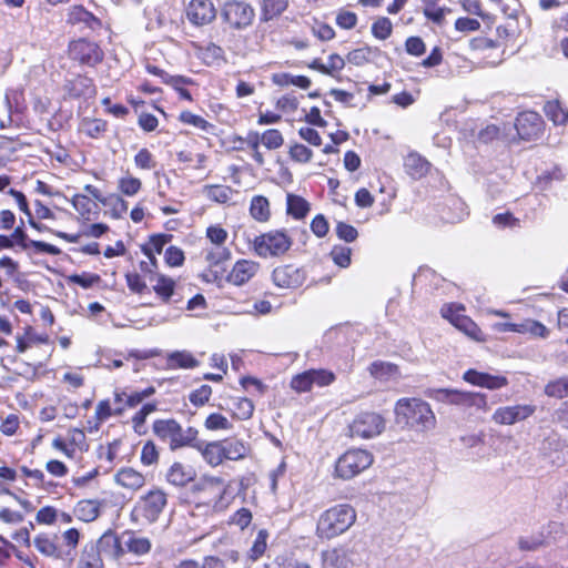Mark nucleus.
Returning <instances> with one entry per match:
<instances>
[{"mask_svg":"<svg viewBox=\"0 0 568 568\" xmlns=\"http://www.w3.org/2000/svg\"><path fill=\"white\" fill-rule=\"evenodd\" d=\"M128 290L135 295L142 296L151 292L163 304L182 302L178 293L176 281L160 272L159 260L146 258L138 263V270L128 271L124 274Z\"/></svg>","mask_w":568,"mask_h":568,"instance_id":"f257e3e1","label":"nucleus"},{"mask_svg":"<svg viewBox=\"0 0 568 568\" xmlns=\"http://www.w3.org/2000/svg\"><path fill=\"white\" fill-rule=\"evenodd\" d=\"M191 495L195 508L210 514L224 513L235 500L231 483L220 476H203L191 486Z\"/></svg>","mask_w":568,"mask_h":568,"instance_id":"f03ea898","label":"nucleus"},{"mask_svg":"<svg viewBox=\"0 0 568 568\" xmlns=\"http://www.w3.org/2000/svg\"><path fill=\"white\" fill-rule=\"evenodd\" d=\"M394 414L397 424L417 433H426L436 427V416L430 405L418 397L397 399Z\"/></svg>","mask_w":568,"mask_h":568,"instance_id":"7ed1b4c3","label":"nucleus"},{"mask_svg":"<svg viewBox=\"0 0 568 568\" xmlns=\"http://www.w3.org/2000/svg\"><path fill=\"white\" fill-rule=\"evenodd\" d=\"M357 513L349 504H336L318 517L315 535L320 540H332L346 532L356 521Z\"/></svg>","mask_w":568,"mask_h":568,"instance_id":"20e7f679","label":"nucleus"},{"mask_svg":"<svg viewBox=\"0 0 568 568\" xmlns=\"http://www.w3.org/2000/svg\"><path fill=\"white\" fill-rule=\"evenodd\" d=\"M152 433L161 442L169 446L171 452L191 448L200 436L197 428L183 425L173 417L156 418L152 423Z\"/></svg>","mask_w":568,"mask_h":568,"instance_id":"39448f33","label":"nucleus"},{"mask_svg":"<svg viewBox=\"0 0 568 568\" xmlns=\"http://www.w3.org/2000/svg\"><path fill=\"white\" fill-rule=\"evenodd\" d=\"M293 244L294 240L286 229H271L255 235L250 248L263 260L282 258L290 253Z\"/></svg>","mask_w":568,"mask_h":568,"instance_id":"423d86ee","label":"nucleus"},{"mask_svg":"<svg viewBox=\"0 0 568 568\" xmlns=\"http://www.w3.org/2000/svg\"><path fill=\"white\" fill-rule=\"evenodd\" d=\"M169 503L168 493L161 487H152L142 494L130 511V520L136 525H151L162 516Z\"/></svg>","mask_w":568,"mask_h":568,"instance_id":"0eeeda50","label":"nucleus"},{"mask_svg":"<svg viewBox=\"0 0 568 568\" xmlns=\"http://www.w3.org/2000/svg\"><path fill=\"white\" fill-rule=\"evenodd\" d=\"M434 398L440 403L454 405L464 409L476 408L488 412L490 409L487 395L479 392H468L453 388H438Z\"/></svg>","mask_w":568,"mask_h":568,"instance_id":"6e6552de","label":"nucleus"},{"mask_svg":"<svg viewBox=\"0 0 568 568\" xmlns=\"http://www.w3.org/2000/svg\"><path fill=\"white\" fill-rule=\"evenodd\" d=\"M373 462L374 457L368 450L348 449L335 462V475L342 479H352L367 469Z\"/></svg>","mask_w":568,"mask_h":568,"instance_id":"1a4fd4ad","label":"nucleus"},{"mask_svg":"<svg viewBox=\"0 0 568 568\" xmlns=\"http://www.w3.org/2000/svg\"><path fill=\"white\" fill-rule=\"evenodd\" d=\"M68 57L80 65L94 68L103 61L104 51L95 41L78 38L69 42Z\"/></svg>","mask_w":568,"mask_h":568,"instance_id":"9d476101","label":"nucleus"},{"mask_svg":"<svg viewBox=\"0 0 568 568\" xmlns=\"http://www.w3.org/2000/svg\"><path fill=\"white\" fill-rule=\"evenodd\" d=\"M308 274L305 266L294 263H283L273 268L271 273L272 283L283 291H296L303 287Z\"/></svg>","mask_w":568,"mask_h":568,"instance_id":"9b49d317","label":"nucleus"},{"mask_svg":"<svg viewBox=\"0 0 568 568\" xmlns=\"http://www.w3.org/2000/svg\"><path fill=\"white\" fill-rule=\"evenodd\" d=\"M221 18L230 29L244 30L252 26L255 18V10L247 2L229 0L222 7Z\"/></svg>","mask_w":568,"mask_h":568,"instance_id":"f8f14e48","label":"nucleus"},{"mask_svg":"<svg viewBox=\"0 0 568 568\" xmlns=\"http://www.w3.org/2000/svg\"><path fill=\"white\" fill-rule=\"evenodd\" d=\"M336 381L334 372L326 368H311L294 375L290 386L296 393H308L316 387H327Z\"/></svg>","mask_w":568,"mask_h":568,"instance_id":"ddd939ff","label":"nucleus"},{"mask_svg":"<svg viewBox=\"0 0 568 568\" xmlns=\"http://www.w3.org/2000/svg\"><path fill=\"white\" fill-rule=\"evenodd\" d=\"M385 428V419L375 412H361L348 425L351 437L368 439L379 435Z\"/></svg>","mask_w":568,"mask_h":568,"instance_id":"4468645a","label":"nucleus"},{"mask_svg":"<svg viewBox=\"0 0 568 568\" xmlns=\"http://www.w3.org/2000/svg\"><path fill=\"white\" fill-rule=\"evenodd\" d=\"M32 546L41 556L52 561L67 560V552L60 542L59 535L55 532H38L32 539Z\"/></svg>","mask_w":568,"mask_h":568,"instance_id":"2eb2a0df","label":"nucleus"},{"mask_svg":"<svg viewBox=\"0 0 568 568\" xmlns=\"http://www.w3.org/2000/svg\"><path fill=\"white\" fill-rule=\"evenodd\" d=\"M515 128L519 139L535 141L541 138L545 130V122L541 115L535 111H523L518 113Z\"/></svg>","mask_w":568,"mask_h":568,"instance_id":"dca6fc26","label":"nucleus"},{"mask_svg":"<svg viewBox=\"0 0 568 568\" xmlns=\"http://www.w3.org/2000/svg\"><path fill=\"white\" fill-rule=\"evenodd\" d=\"M537 407L532 404H516L500 406L491 415V420L501 426H511L524 422L536 413Z\"/></svg>","mask_w":568,"mask_h":568,"instance_id":"f3484780","label":"nucleus"},{"mask_svg":"<svg viewBox=\"0 0 568 568\" xmlns=\"http://www.w3.org/2000/svg\"><path fill=\"white\" fill-rule=\"evenodd\" d=\"M11 231L10 237L13 247L19 246L21 250L31 251L34 254L59 255L61 253V250L53 244L29 239L22 225L14 226Z\"/></svg>","mask_w":568,"mask_h":568,"instance_id":"a211bd4d","label":"nucleus"},{"mask_svg":"<svg viewBox=\"0 0 568 568\" xmlns=\"http://www.w3.org/2000/svg\"><path fill=\"white\" fill-rule=\"evenodd\" d=\"M463 379L473 386L487 388L489 390H497L509 384L505 375H493L487 372H479L475 368H469L464 372Z\"/></svg>","mask_w":568,"mask_h":568,"instance_id":"6ab92c4d","label":"nucleus"},{"mask_svg":"<svg viewBox=\"0 0 568 568\" xmlns=\"http://www.w3.org/2000/svg\"><path fill=\"white\" fill-rule=\"evenodd\" d=\"M185 13L187 20L196 27L209 24L216 18V10L211 0H191Z\"/></svg>","mask_w":568,"mask_h":568,"instance_id":"aec40b11","label":"nucleus"},{"mask_svg":"<svg viewBox=\"0 0 568 568\" xmlns=\"http://www.w3.org/2000/svg\"><path fill=\"white\" fill-rule=\"evenodd\" d=\"M197 473L195 468L182 462H173L165 473V480L173 487L184 488L195 483Z\"/></svg>","mask_w":568,"mask_h":568,"instance_id":"412c9836","label":"nucleus"},{"mask_svg":"<svg viewBox=\"0 0 568 568\" xmlns=\"http://www.w3.org/2000/svg\"><path fill=\"white\" fill-rule=\"evenodd\" d=\"M63 90L67 98L71 100L91 98L97 93L93 79L84 74H77L67 80L63 84Z\"/></svg>","mask_w":568,"mask_h":568,"instance_id":"4be33fe9","label":"nucleus"},{"mask_svg":"<svg viewBox=\"0 0 568 568\" xmlns=\"http://www.w3.org/2000/svg\"><path fill=\"white\" fill-rule=\"evenodd\" d=\"M260 271V263L253 260H237L229 274L226 281L235 286H242L248 283Z\"/></svg>","mask_w":568,"mask_h":568,"instance_id":"5701e85b","label":"nucleus"},{"mask_svg":"<svg viewBox=\"0 0 568 568\" xmlns=\"http://www.w3.org/2000/svg\"><path fill=\"white\" fill-rule=\"evenodd\" d=\"M114 483L124 490L134 494L145 486L146 477L142 471L131 466H124L115 471Z\"/></svg>","mask_w":568,"mask_h":568,"instance_id":"b1692460","label":"nucleus"},{"mask_svg":"<svg viewBox=\"0 0 568 568\" xmlns=\"http://www.w3.org/2000/svg\"><path fill=\"white\" fill-rule=\"evenodd\" d=\"M403 168L410 179L417 181L428 175L432 163L417 151H410L403 160Z\"/></svg>","mask_w":568,"mask_h":568,"instance_id":"393cba45","label":"nucleus"},{"mask_svg":"<svg viewBox=\"0 0 568 568\" xmlns=\"http://www.w3.org/2000/svg\"><path fill=\"white\" fill-rule=\"evenodd\" d=\"M44 344L52 345L51 338L47 333L38 334L33 326L26 325L21 334L16 337L14 351L23 354L34 345Z\"/></svg>","mask_w":568,"mask_h":568,"instance_id":"a878e982","label":"nucleus"},{"mask_svg":"<svg viewBox=\"0 0 568 568\" xmlns=\"http://www.w3.org/2000/svg\"><path fill=\"white\" fill-rule=\"evenodd\" d=\"M67 22L72 26L83 23L92 31H98L103 28L102 20L87 10L82 4H74L69 8Z\"/></svg>","mask_w":568,"mask_h":568,"instance_id":"bb28decb","label":"nucleus"},{"mask_svg":"<svg viewBox=\"0 0 568 568\" xmlns=\"http://www.w3.org/2000/svg\"><path fill=\"white\" fill-rule=\"evenodd\" d=\"M173 234L165 232H158L150 234L145 242L140 244V251L146 258L158 260L164 247L171 243Z\"/></svg>","mask_w":568,"mask_h":568,"instance_id":"cd10ccee","label":"nucleus"},{"mask_svg":"<svg viewBox=\"0 0 568 568\" xmlns=\"http://www.w3.org/2000/svg\"><path fill=\"white\" fill-rule=\"evenodd\" d=\"M219 443H221L222 446L224 462L242 460L246 458L251 453L250 444L240 438L225 437L223 439H219Z\"/></svg>","mask_w":568,"mask_h":568,"instance_id":"c85d7f7f","label":"nucleus"},{"mask_svg":"<svg viewBox=\"0 0 568 568\" xmlns=\"http://www.w3.org/2000/svg\"><path fill=\"white\" fill-rule=\"evenodd\" d=\"M191 448L196 449L201 454L203 460L213 468L224 463L222 446L221 443H219V439L204 443L199 436L196 437V443Z\"/></svg>","mask_w":568,"mask_h":568,"instance_id":"c756f323","label":"nucleus"},{"mask_svg":"<svg viewBox=\"0 0 568 568\" xmlns=\"http://www.w3.org/2000/svg\"><path fill=\"white\" fill-rule=\"evenodd\" d=\"M156 389L154 386H148L141 390L136 389H115L113 392V400L114 402H121L124 399V406L129 407V409L138 407L140 404H142L146 398L153 396L155 394Z\"/></svg>","mask_w":568,"mask_h":568,"instance_id":"7c9ffc66","label":"nucleus"},{"mask_svg":"<svg viewBox=\"0 0 568 568\" xmlns=\"http://www.w3.org/2000/svg\"><path fill=\"white\" fill-rule=\"evenodd\" d=\"M83 190L103 205L109 204L114 213V216L120 217L126 213L128 202L120 194H110L109 197H104L102 192L92 184L84 185Z\"/></svg>","mask_w":568,"mask_h":568,"instance_id":"2f4dec72","label":"nucleus"},{"mask_svg":"<svg viewBox=\"0 0 568 568\" xmlns=\"http://www.w3.org/2000/svg\"><path fill=\"white\" fill-rule=\"evenodd\" d=\"M253 135L254 130H250L245 136L233 134L232 136H230V142L232 144L233 151L243 152L248 150L251 152L253 161L257 165L262 166L265 163V158L261 151H257L255 149L254 138H252Z\"/></svg>","mask_w":568,"mask_h":568,"instance_id":"473e14b6","label":"nucleus"},{"mask_svg":"<svg viewBox=\"0 0 568 568\" xmlns=\"http://www.w3.org/2000/svg\"><path fill=\"white\" fill-rule=\"evenodd\" d=\"M122 415H123L122 407L113 408L108 398L102 399V400L98 402V404L95 406L93 419L88 420V429L90 432H97L100 429L101 425L104 422H106L109 418H111L112 416L120 417Z\"/></svg>","mask_w":568,"mask_h":568,"instance_id":"72a5a7b5","label":"nucleus"},{"mask_svg":"<svg viewBox=\"0 0 568 568\" xmlns=\"http://www.w3.org/2000/svg\"><path fill=\"white\" fill-rule=\"evenodd\" d=\"M101 549L109 555L112 560L120 561L126 554L119 535L112 529H108L99 539Z\"/></svg>","mask_w":568,"mask_h":568,"instance_id":"f704fd0d","label":"nucleus"},{"mask_svg":"<svg viewBox=\"0 0 568 568\" xmlns=\"http://www.w3.org/2000/svg\"><path fill=\"white\" fill-rule=\"evenodd\" d=\"M200 365L199 359L189 351H174L165 356V369H192Z\"/></svg>","mask_w":568,"mask_h":568,"instance_id":"c9c22d12","label":"nucleus"},{"mask_svg":"<svg viewBox=\"0 0 568 568\" xmlns=\"http://www.w3.org/2000/svg\"><path fill=\"white\" fill-rule=\"evenodd\" d=\"M312 210V204L302 195L286 194V215L295 221L305 220Z\"/></svg>","mask_w":568,"mask_h":568,"instance_id":"e433bc0d","label":"nucleus"},{"mask_svg":"<svg viewBox=\"0 0 568 568\" xmlns=\"http://www.w3.org/2000/svg\"><path fill=\"white\" fill-rule=\"evenodd\" d=\"M367 371L374 379L379 382H388L400 376V368L397 364L381 359L372 362Z\"/></svg>","mask_w":568,"mask_h":568,"instance_id":"4c0bfd02","label":"nucleus"},{"mask_svg":"<svg viewBox=\"0 0 568 568\" xmlns=\"http://www.w3.org/2000/svg\"><path fill=\"white\" fill-rule=\"evenodd\" d=\"M102 503L97 499H81L73 507V516L82 523H92L101 514Z\"/></svg>","mask_w":568,"mask_h":568,"instance_id":"58836bf2","label":"nucleus"},{"mask_svg":"<svg viewBox=\"0 0 568 568\" xmlns=\"http://www.w3.org/2000/svg\"><path fill=\"white\" fill-rule=\"evenodd\" d=\"M196 57L207 67H219L226 61L222 47L215 43L195 47Z\"/></svg>","mask_w":568,"mask_h":568,"instance_id":"ea45409f","label":"nucleus"},{"mask_svg":"<svg viewBox=\"0 0 568 568\" xmlns=\"http://www.w3.org/2000/svg\"><path fill=\"white\" fill-rule=\"evenodd\" d=\"M219 408L227 410L233 419L247 420L253 416L255 406L247 397H235L232 407L219 404Z\"/></svg>","mask_w":568,"mask_h":568,"instance_id":"a19ab883","label":"nucleus"},{"mask_svg":"<svg viewBox=\"0 0 568 568\" xmlns=\"http://www.w3.org/2000/svg\"><path fill=\"white\" fill-rule=\"evenodd\" d=\"M254 144L257 151H261V144L267 150H277L284 144L283 133L278 129H267L260 133L254 131Z\"/></svg>","mask_w":568,"mask_h":568,"instance_id":"79ce46f5","label":"nucleus"},{"mask_svg":"<svg viewBox=\"0 0 568 568\" xmlns=\"http://www.w3.org/2000/svg\"><path fill=\"white\" fill-rule=\"evenodd\" d=\"M251 217L258 223H267L272 217L271 203L264 195H254L250 201Z\"/></svg>","mask_w":568,"mask_h":568,"instance_id":"37998d69","label":"nucleus"},{"mask_svg":"<svg viewBox=\"0 0 568 568\" xmlns=\"http://www.w3.org/2000/svg\"><path fill=\"white\" fill-rule=\"evenodd\" d=\"M178 121L184 125L193 126L210 134H214L216 129L215 124L211 123L202 115L193 113L190 110L181 111L178 115Z\"/></svg>","mask_w":568,"mask_h":568,"instance_id":"c03bdc74","label":"nucleus"},{"mask_svg":"<svg viewBox=\"0 0 568 568\" xmlns=\"http://www.w3.org/2000/svg\"><path fill=\"white\" fill-rule=\"evenodd\" d=\"M79 131L88 138L101 139L108 131V121L98 118H83Z\"/></svg>","mask_w":568,"mask_h":568,"instance_id":"a18cd8bd","label":"nucleus"},{"mask_svg":"<svg viewBox=\"0 0 568 568\" xmlns=\"http://www.w3.org/2000/svg\"><path fill=\"white\" fill-rule=\"evenodd\" d=\"M156 410L158 403L155 400L142 404V406L131 417V426L135 434L144 435L146 433V418Z\"/></svg>","mask_w":568,"mask_h":568,"instance_id":"49530a36","label":"nucleus"},{"mask_svg":"<svg viewBox=\"0 0 568 568\" xmlns=\"http://www.w3.org/2000/svg\"><path fill=\"white\" fill-rule=\"evenodd\" d=\"M270 532L266 528L257 531L251 547L246 551V559L251 562L258 561L266 552L268 547Z\"/></svg>","mask_w":568,"mask_h":568,"instance_id":"de8ad7c7","label":"nucleus"},{"mask_svg":"<svg viewBox=\"0 0 568 568\" xmlns=\"http://www.w3.org/2000/svg\"><path fill=\"white\" fill-rule=\"evenodd\" d=\"M71 204L83 220L90 221L98 213L97 203L87 194H74L71 199Z\"/></svg>","mask_w":568,"mask_h":568,"instance_id":"09e8293b","label":"nucleus"},{"mask_svg":"<svg viewBox=\"0 0 568 568\" xmlns=\"http://www.w3.org/2000/svg\"><path fill=\"white\" fill-rule=\"evenodd\" d=\"M542 110L548 120L555 125H566L568 123V109L559 100L547 101Z\"/></svg>","mask_w":568,"mask_h":568,"instance_id":"8fccbe9b","label":"nucleus"},{"mask_svg":"<svg viewBox=\"0 0 568 568\" xmlns=\"http://www.w3.org/2000/svg\"><path fill=\"white\" fill-rule=\"evenodd\" d=\"M272 82L278 87L294 85L303 90L308 89L312 84V81L308 77L293 75L287 72H277L272 74Z\"/></svg>","mask_w":568,"mask_h":568,"instance_id":"3c124183","label":"nucleus"},{"mask_svg":"<svg viewBox=\"0 0 568 568\" xmlns=\"http://www.w3.org/2000/svg\"><path fill=\"white\" fill-rule=\"evenodd\" d=\"M133 163L139 171H155L159 166L156 155L146 146L140 148L133 156Z\"/></svg>","mask_w":568,"mask_h":568,"instance_id":"603ef678","label":"nucleus"},{"mask_svg":"<svg viewBox=\"0 0 568 568\" xmlns=\"http://www.w3.org/2000/svg\"><path fill=\"white\" fill-rule=\"evenodd\" d=\"M19 478V470L6 464L0 466V496H14L13 485Z\"/></svg>","mask_w":568,"mask_h":568,"instance_id":"864d4df0","label":"nucleus"},{"mask_svg":"<svg viewBox=\"0 0 568 568\" xmlns=\"http://www.w3.org/2000/svg\"><path fill=\"white\" fill-rule=\"evenodd\" d=\"M288 0H262L261 20L270 21L280 17L288 8Z\"/></svg>","mask_w":568,"mask_h":568,"instance_id":"5fc2aeb1","label":"nucleus"},{"mask_svg":"<svg viewBox=\"0 0 568 568\" xmlns=\"http://www.w3.org/2000/svg\"><path fill=\"white\" fill-rule=\"evenodd\" d=\"M454 326L474 341H484L481 328L467 315L454 318Z\"/></svg>","mask_w":568,"mask_h":568,"instance_id":"6e6d98bb","label":"nucleus"},{"mask_svg":"<svg viewBox=\"0 0 568 568\" xmlns=\"http://www.w3.org/2000/svg\"><path fill=\"white\" fill-rule=\"evenodd\" d=\"M77 568H104V564L98 546L84 547Z\"/></svg>","mask_w":568,"mask_h":568,"instance_id":"4d7b16f0","label":"nucleus"},{"mask_svg":"<svg viewBox=\"0 0 568 568\" xmlns=\"http://www.w3.org/2000/svg\"><path fill=\"white\" fill-rule=\"evenodd\" d=\"M165 84L170 85L174 91H176L181 100L193 102L194 99L191 92L186 89L187 85L195 84V81L192 78L184 75H171Z\"/></svg>","mask_w":568,"mask_h":568,"instance_id":"13d9d810","label":"nucleus"},{"mask_svg":"<svg viewBox=\"0 0 568 568\" xmlns=\"http://www.w3.org/2000/svg\"><path fill=\"white\" fill-rule=\"evenodd\" d=\"M322 561L324 568H346L347 554L341 548H332L322 551Z\"/></svg>","mask_w":568,"mask_h":568,"instance_id":"bf43d9fd","label":"nucleus"},{"mask_svg":"<svg viewBox=\"0 0 568 568\" xmlns=\"http://www.w3.org/2000/svg\"><path fill=\"white\" fill-rule=\"evenodd\" d=\"M393 30V22L386 16H378L371 24V33L373 38L379 41H385L390 38Z\"/></svg>","mask_w":568,"mask_h":568,"instance_id":"052dcab7","label":"nucleus"},{"mask_svg":"<svg viewBox=\"0 0 568 568\" xmlns=\"http://www.w3.org/2000/svg\"><path fill=\"white\" fill-rule=\"evenodd\" d=\"M206 197L219 204H226L230 202L233 194L231 186L221 184H209L204 186Z\"/></svg>","mask_w":568,"mask_h":568,"instance_id":"680f3d73","label":"nucleus"},{"mask_svg":"<svg viewBox=\"0 0 568 568\" xmlns=\"http://www.w3.org/2000/svg\"><path fill=\"white\" fill-rule=\"evenodd\" d=\"M203 426L207 432H225L233 428L231 420L220 412L210 413L205 417Z\"/></svg>","mask_w":568,"mask_h":568,"instance_id":"e2e57ef3","label":"nucleus"},{"mask_svg":"<svg viewBox=\"0 0 568 568\" xmlns=\"http://www.w3.org/2000/svg\"><path fill=\"white\" fill-rule=\"evenodd\" d=\"M142 190V181L141 179L132 175L131 173H126L118 180V191L120 195L124 196H134Z\"/></svg>","mask_w":568,"mask_h":568,"instance_id":"0e129e2a","label":"nucleus"},{"mask_svg":"<svg viewBox=\"0 0 568 568\" xmlns=\"http://www.w3.org/2000/svg\"><path fill=\"white\" fill-rule=\"evenodd\" d=\"M140 462L145 467H152L159 464L160 449L152 439L143 444L140 453Z\"/></svg>","mask_w":568,"mask_h":568,"instance_id":"69168bd1","label":"nucleus"},{"mask_svg":"<svg viewBox=\"0 0 568 568\" xmlns=\"http://www.w3.org/2000/svg\"><path fill=\"white\" fill-rule=\"evenodd\" d=\"M376 51H377V48H373L371 45H364V47L351 50L346 55V60L351 64H354L357 67L364 65L372 60V58Z\"/></svg>","mask_w":568,"mask_h":568,"instance_id":"338daca9","label":"nucleus"},{"mask_svg":"<svg viewBox=\"0 0 568 568\" xmlns=\"http://www.w3.org/2000/svg\"><path fill=\"white\" fill-rule=\"evenodd\" d=\"M545 394L555 398L568 397V376L548 382L545 386Z\"/></svg>","mask_w":568,"mask_h":568,"instance_id":"774afa93","label":"nucleus"}]
</instances>
